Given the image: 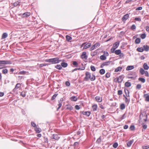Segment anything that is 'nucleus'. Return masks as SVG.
Returning a JSON list of instances; mask_svg holds the SVG:
<instances>
[{"instance_id":"nucleus-17","label":"nucleus","mask_w":149,"mask_h":149,"mask_svg":"<svg viewBox=\"0 0 149 149\" xmlns=\"http://www.w3.org/2000/svg\"><path fill=\"white\" fill-rule=\"evenodd\" d=\"M8 34L6 33H3L2 36V39H3L6 38L8 36Z\"/></svg>"},{"instance_id":"nucleus-63","label":"nucleus","mask_w":149,"mask_h":149,"mask_svg":"<svg viewBox=\"0 0 149 149\" xmlns=\"http://www.w3.org/2000/svg\"><path fill=\"white\" fill-rule=\"evenodd\" d=\"M142 9V7L141 6H140L139 7L137 8L136 9V10H141Z\"/></svg>"},{"instance_id":"nucleus-13","label":"nucleus","mask_w":149,"mask_h":149,"mask_svg":"<svg viewBox=\"0 0 149 149\" xmlns=\"http://www.w3.org/2000/svg\"><path fill=\"white\" fill-rule=\"evenodd\" d=\"M134 68V65H128V66L126 68L127 70H130L133 69Z\"/></svg>"},{"instance_id":"nucleus-38","label":"nucleus","mask_w":149,"mask_h":149,"mask_svg":"<svg viewBox=\"0 0 149 149\" xmlns=\"http://www.w3.org/2000/svg\"><path fill=\"white\" fill-rule=\"evenodd\" d=\"M144 96L146 98V100L147 101H149V95L148 94H145L144 95Z\"/></svg>"},{"instance_id":"nucleus-12","label":"nucleus","mask_w":149,"mask_h":149,"mask_svg":"<svg viewBox=\"0 0 149 149\" xmlns=\"http://www.w3.org/2000/svg\"><path fill=\"white\" fill-rule=\"evenodd\" d=\"M30 15V13L29 12H26L22 14V17H27Z\"/></svg>"},{"instance_id":"nucleus-54","label":"nucleus","mask_w":149,"mask_h":149,"mask_svg":"<svg viewBox=\"0 0 149 149\" xmlns=\"http://www.w3.org/2000/svg\"><path fill=\"white\" fill-rule=\"evenodd\" d=\"M143 128L145 130L146 129L147 127V125L146 124H145L144 123H143L142 124Z\"/></svg>"},{"instance_id":"nucleus-36","label":"nucleus","mask_w":149,"mask_h":149,"mask_svg":"<svg viewBox=\"0 0 149 149\" xmlns=\"http://www.w3.org/2000/svg\"><path fill=\"white\" fill-rule=\"evenodd\" d=\"M122 68L121 67H118L116 68L114 71L115 72H118L119 71H120L121 70Z\"/></svg>"},{"instance_id":"nucleus-39","label":"nucleus","mask_w":149,"mask_h":149,"mask_svg":"<svg viewBox=\"0 0 149 149\" xmlns=\"http://www.w3.org/2000/svg\"><path fill=\"white\" fill-rule=\"evenodd\" d=\"M58 95V94L57 93H55V94H54L52 97L51 99V100H54L56 98V96H57Z\"/></svg>"},{"instance_id":"nucleus-44","label":"nucleus","mask_w":149,"mask_h":149,"mask_svg":"<svg viewBox=\"0 0 149 149\" xmlns=\"http://www.w3.org/2000/svg\"><path fill=\"white\" fill-rule=\"evenodd\" d=\"M79 145V143L77 142H75L73 144V146L75 148L78 147Z\"/></svg>"},{"instance_id":"nucleus-35","label":"nucleus","mask_w":149,"mask_h":149,"mask_svg":"<svg viewBox=\"0 0 149 149\" xmlns=\"http://www.w3.org/2000/svg\"><path fill=\"white\" fill-rule=\"evenodd\" d=\"M125 108V105L124 104H121L120 106V108L121 110H123Z\"/></svg>"},{"instance_id":"nucleus-56","label":"nucleus","mask_w":149,"mask_h":149,"mask_svg":"<svg viewBox=\"0 0 149 149\" xmlns=\"http://www.w3.org/2000/svg\"><path fill=\"white\" fill-rule=\"evenodd\" d=\"M142 148L143 149H147L149 148V146H143Z\"/></svg>"},{"instance_id":"nucleus-30","label":"nucleus","mask_w":149,"mask_h":149,"mask_svg":"<svg viewBox=\"0 0 149 149\" xmlns=\"http://www.w3.org/2000/svg\"><path fill=\"white\" fill-rule=\"evenodd\" d=\"M72 64L75 67H77L78 65V63L76 61H74L72 62Z\"/></svg>"},{"instance_id":"nucleus-37","label":"nucleus","mask_w":149,"mask_h":149,"mask_svg":"<svg viewBox=\"0 0 149 149\" xmlns=\"http://www.w3.org/2000/svg\"><path fill=\"white\" fill-rule=\"evenodd\" d=\"M138 80L139 81H141L143 83H144L146 81L145 79L144 78L141 77H139V78Z\"/></svg>"},{"instance_id":"nucleus-49","label":"nucleus","mask_w":149,"mask_h":149,"mask_svg":"<svg viewBox=\"0 0 149 149\" xmlns=\"http://www.w3.org/2000/svg\"><path fill=\"white\" fill-rule=\"evenodd\" d=\"M26 95V93L25 92H21L20 93V95L23 97H24Z\"/></svg>"},{"instance_id":"nucleus-15","label":"nucleus","mask_w":149,"mask_h":149,"mask_svg":"<svg viewBox=\"0 0 149 149\" xmlns=\"http://www.w3.org/2000/svg\"><path fill=\"white\" fill-rule=\"evenodd\" d=\"M91 44L90 43H86L84 47V48L85 49H87L91 46Z\"/></svg>"},{"instance_id":"nucleus-19","label":"nucleus","mask_w":149,"mask_h":149,"mask_svg":"<svg viewBox=\"0 0 149 149\" xmlns=\"http://www.w3.org/2000/svg\"><path fill=\"white\" fill-rule=\"evenodd\" d=\"M61 65L62 67L65 68L67 67L68 64L66 63L63 62L61 63Z\"/></svg>"},{"instance_id":"nucleus-55","label":"nucleus","mask_w":149,"mask_h":149,"mask_svg":"<svg viewBox=\"0 0 149 149\" xmlns=\"http://www.w3.org/2000/svg\"><path fill=\"white\" fill-rule=\"evenodd\" d=\"M141 87V84H138L136 86V89H140Z\"/></svg>"},{"instance_id":"nucleus-16","label":"nucleus","mask_w":149,"mask_h":149,"mask_svg":"<svg viewBox=\"0 0 149 149\" xmlns=\"http://www.w3.org/2000/svg\"><path fill=\"white\" fill-rule=\"evenodd\" d=\"M100 58L102 60H105L106 59L107 57L106 56L104 55V54L100 56Z\"/></svg>"},{"instance_id":"nucleus-32","label":"nucleus","mask_w":149,"mask_h":149,"mask_svg":"<svg viewBox=\"0 0 149 149\" xmlns=\"http://www.w3.org/2000/svg\"><path fill=\"white\" fill-rule=\"evenodd\" d=\"M97 104H94L92 106V109L93 111H96L97 108Z\"/></svg>"},{"instance_id":"nucleus-23","label":"nucleus","mask_w":149,"mask_h":149,"mask_svg":"<svg viewBox=\"0 0 149 149\" xmlns=\"http://www.w3.org/2000/svg\"><path fill=\"white\" fill-rule=\"evenodd\" d=\"M66 40L68 42H70V40L72 39V38L68 35H66Z\"/></svg>"},{"instance_id":"nucleus-43","label":"nucleus","mask_w":149,"mask_h":149,"mask_svg":"<svg viewBox=\"0 0 149 149\" xmlns=\"http://www.w3.org/2000/svg\"><path fill=\"white\" fill-rule=\"evenodd\" d=\"M146 37V35L145 33H143L141 35V38L142 39H144Z\"/></svg>"},{"instance_id":"nucleus-11","label":"nucleus","mask_w":149,"mask_h":149,"mask_svg":"<svg viewBox=\"0 0 149 149\" xmlns=\"http://www.w3.org/2000/svg\"><path fill=\"white\" fill-rule=\"evenodd\" d=\"M21 86V84L19 83H17L15 85V87L13 89V90L14 91H16L18 88H20Z\"/></svg>"},{"instance_id":"nucleus-27","label":"nucleus","mask_w":149,"mask_h":149,"mask_svg":"<svg viewBox=\"0 0 149 149\" xmlns=\"http://www.w3.org/2000/svg\"><path fill=\"white\" fill-rule=\"evenodd\" d=\"M95 99L98 102H101L102 101V99H101L100 97L99 96H96L95 97Z\"/></svg>"},{"instance_id":"nucleus-57","label":"nucleus","mask_w":149,"mask_h":149,"mask_svg":"<svg viewBox=\"0 0 149 149\" xmlns=\"http://www.w3.org/2000/svg\"><path fill=\"white\" fill-rule=\"evenodd\" d=\"M110 74L109 72L107 73L105 75V77L107 78H108L110 77Z\"/></svg>"},{"instance_id":"nucleus-24","label":"nucleus","mask_w":149,"mask_h":149,"mask_svg":"<svg viewBox=\"0 0 149 149\" xmlns=\"http://www.w3.org/2000/svg\"><path fill=\"white\" fill-rule=\"evenodd\" d=\"M133 142V140H131L129 141L127 143V145L128 147H130Z\"/></svg>"},{"instance_id":"nucleus-33","label":"nucleus","mask_w":149,"mask_h":149,"mask_svg":"<svg viewBox=\"0 0 149 149\" xmlns=\"http://www.w3.org/2000/svg\"><path fill=\"white\" fill-rule=\"evenodd\" d=\"M141 42V39L139 38H137L135 40V42L136 44H138Z\"/></svg>"},{"instance_id":"nucleus-21","label":"nucleus","mask_w":149,"mask_h":149,"mask_svg":"<svg viewBox=\"0 0 149 149\" xmlns=\"http://www.w3.org/2000/svg\"><path fill=\"white\" fill-rule=\"evenodd\" d=\"M34 130L37 133H39L41 131V129L40 128H38L37 127L34 128Z\"/></svg>"},{"instance_id":"nucleus-29","label":"nucleus","mask_w":149,"mask_h":149,"mask_svg":"<svg viewBox=\"0 0 149 149\" xmlns=\"http://www.w3.org/2000/svg\"><path fill=\"white\" fill-rule=\"evenodd\" d=\"M115 53L116 55H119L121 53V50L120 49L116 50L115 52Z\"/></svg>"},{"instance_id":"nucleus-5","label":"nucleus","mask_w":149,"mask_h":149,"mask_svg":"<svg viewBox=\"0 0 149 149\" xmlns=\"http://www.w3.org/2000/svg\"><path fill=\"white\" fill-rule=\"evenodd\" d=\"M100 44L99 43L97 42L95 44L93 45L92 47L90 48V51H92L94 50L95 47H97L100 46Z\"/></svg>"},{"instance_id":"nucleus-2","label":"nucleus","mask_w":149,"mask_h":149,"mask_svg":"<svg viewBox=\"0 0 149 149\" xmlns=\"http://www.w3.org/2000/svg\"><path fill=\"white\" fill-rule=\"evenodd\" d=\"M58 58H55L45 60L47 62L50 63L51 64L58 63Z\"/></svg>"},{"instance_id":"nucleus-14","label":"nucleus","mask_w":149,"mask_h":149,"mask_svg":"<svg viewBox=\"0 0 149 149\" xmlns=\"http://www.w3.org/2000/svg\"><path fill=\"white\" fill-rule=\"evenodd\" d=\"M52 137V138L56 140H58L60 138V137L58 136V135L56 134H53Z\"/></svg>"},{"instance_id":"nucleus-3","label":"nucleus","mask_w":149,"mask_h":149,"mask_svg":"<svg viewBox=\"0 0 149 149\" xmlns=\"http://www.w3.org/2000/svg\"><path fill=\"white\" fill-rule=\"evenodd\" d=\"M127 77L129 79H134L137 77V75H136L135 72L129 73L127 74Z\"/></svg>"},{"instance_id":"nucleus-41","label":"nucleus","mask_w":149,"mask_h":149,"mask_svg":"<svg viewBox=\"0 0 149 149\" xmlns=\"http://www.w3.org/2000/svg\"><path fill=\"white\" fill-rule=\"evenodd\" d=\"M140 72L142 75L144 74L145 71L143 68H141L140 69Z\"/></svg>"},{"instance_id":"nucleus-34","label":"nucleus","mask_w":149,"mask_h":149,"mask_svg":"<svg viewBox=\"0 0 149 149\" xmlns=\"http://www.w3.org/2000/svg\"><path fill=\"white\" fill-rule=\"evenodd\" d=\"M125 85L126 87H130L131 86V84L130 82H129L128 81L125 83Z\"/></svg>"},{"instance_id":"nucleus-22","label":"nucleus","mask_w":149,"mask_h":149,"mask_svg":"<svg viewBox=\"0 0 149 149\" xmlns=\"http://www.w3.org/2000/svg\"><path fill=\"white\" fill-rule=\"evenodd\" d=\"M136 50L137 51L139 52H143L144 51V49L143 47H138L137 49Z\"/></svg>"},{"instance_id":"nucleus-53","label":"nucleus","mask_w":149,"mask_h":149,"mask_svg":"<svg viewBox=\"0 0 149 149\" xmlns=\"http://www.w3.org/2000/svg\"><path fill=\"white\" fill-rule=\"evenodd\" d=\"M125 102L126 103H129L130 102V99H128L127 97H125Z\"/></svg>"},{"instance_id":"nucleus-61","label":"nucleus","mask_w":149,"mask_h":149,"mask_svg":"<svg viewBox=\"0 0 149 149\" xmlns=\"http://www.w3.org/2000/svg\"><path fill=\"white\" fill-rule=\"evenodd\" d=\"M135 20L138 21H141V19L139 17H136L134 19Z\"/></svg>"},{"instance_id":"nucleus-46","label":"nucleus","mask_w":149,"mask_h":149,"mask_svg":"<svg viewBox=\"0 0 149 149\" xmlns=\"http://www.w3.org/2000/svg\"><path fill=\"white\" fill-rule=\"evenodd\" d=\"M26 71H21L18 74H26Z\"/></svg>"},{"instance_id":"nucleus-10","label":"nucleus","mask_w":149,"mask_h":149,"mask_svg":"<svg viewBox=\"0 0 149 149\" xmlns=\"http://www.w3.org/2000/svg\"><path fill=\"white\" fill-rule=\"evenodd\" d=\"M124 77L122 75L120 76L118 78L117 81L119 83H121L122 82Z\"/></svg>"},{"instance_id":"nucleus-7","label":"nucleus","mask_w":149,"mask_h":149,"mask_svg":"<svg viewBox=\"0 0 149 149\" xmlns=\"http://www.w3.org/2000/svg\"><path fill=\"white\" fill-rule=\"evenodd\" d=\"M63 101V98H61L60 99V100L58 101V107L57 109V110H58V109H59L62 106V103Z\"/></svg>"},{"instance_id":"nucleus-47","label":"nucleus","mask_w":149,"mask_h":149,"mask_svg":"<svg viewBox=\"0 0 149 149\" xmlns=\"http://www.w3.org/2000/svg\"><path fill=\"white\" fill-rule=\"evenodd\" d=\"M31 125L33 127H34L35 128L37 127L36 125V123L33 122L32 121L31 122Z\"/></svg>"},{"instance_id":"nucleus-1","label":"nucleus","mask_w":149,"mask_h":149,"mask_svg":"<svg viewBox=\"0 0 149 149\" xmlns=\"http://www.w3.org/2000/svg\"><path fill=\"white\" fill-rule=\"evenodd\" d=\"M91 74L89 72H86L85 73V77L84 78V80L86 81H88V79H90L91 81H94L95 80L96 77L95 75L92 74V77H91Z\"/></svg>"},{"instance_id":"nucleus-40","label":"nucleus","mask_w":149,"mask_h":149,"mask_svg":"<svg viewBox=\"0 0 149 149\" xmlns=\"http://www.w3.org/2000/svg\"><path fill=\"white\" fill-rule=\"evenodd\" d=\"M111 62V61H107L104 62L103 63L104 66H107L109 65Z\"/></svg>"},{"instance_id":"nucleus-9","label":"nucleus","mask_w":149,"mask_h":149,"mask_svg":"<svg viewBox=\"0 0 149 149\" xmlns=\"http://www.w3.org/2000/svg\"><path fill=\"white\" fill-rule=\"evenodd\" d=\"M81 58L82 59H86L88 58L87 56L86 55V52H82L81 55Z\"/></svg>"},{"instance_id":"nucleus-62","label":"nucleus","mask_w":149,"mask_h":149,"mask_svg":"<svg viewBox=\"0 0 149 149\" xmlns=\"http://www.w3.org/2000/svg\"><path fill=\"white\" fill-rule=\"evenodd\" d=\"M65 85L67 86H70V83L68 81H67L65 82Z\"/></svg>"},{"instance_id":"nucleus-48","label":"nucleus","mask_w":149,"mask_h":149,"mask_svg":"<svg viewBox=\"0 0 149 149\" xmlns=\"http://www.w3.org/2000/svg\"><path fill=\"white\" fill-rule=\"evenodd\" d=\"M91 70L93 71H95L96 70V69L95 67L93 65H91Z\"/></svg>"},{"instance_id":"nucleus-64","label":"nucleus","mask_w":149,"mask_h":149,"mask_svg":"<svg viewBox=\"0 0 149 149\" xmlns=\"http://www.w3.org/2000/svg\"><path fill=\"white\" fill-rule=\"evenodd\" d=\"M97 53V52L95 51H94L93 52V53L91 54V56H94Z\"/></svg>"},{"instance_id":"nucleus-25","label":"nucleus","mask_w":149,"mask_h":149,"mask_svg":"<svg viewBox=\"0 0 149 149\" xmlns=\"http://www.w3.org/2000/svg\"><path fill=\"white\" fill-rule=\"evenodd\" d=\"M143 67L144 68V69L145 70H148L149 68V66L146 63H145L143 65Z\"/></svg>"},{"instance_id":"nucleus-58","label":"nucleus","mask_w":149,"mask_h":149,"mask_svg":"<svg viewBox=\"0 0 149 149\" xmlns=\"http://www.w3.org/2000/svg\"><path fill=\"white\" fill-rule=\"evenodd\" d=\"M123 93L122 91L121 90H119L118 91V95H120L122 94Z\"/></svg>"},{"instance_id":"nucleus-52","label":"nucleus","mask_w":149,"mask_h":149,"mask_svg":"<svg viewBox=\"0 0 149 149\" xmlns=\"http://www.w3.org/2000/svg\"><path fill=\"white\" fill-rule=\"evenodd\" d=\"M131 29L132 30H134L136 29V26L135 24H133L132 25L131 27Z\"/></svg>"},{"instance_id":"nucleus-20","label":"nucleus","mask_w":149,"mask_h":149,"mask_svg":"<svg viewBox=\"0 0 149 149\" xmlns=\"http://www.w3.org/2000/svg\"><path fill=\"white\" fill-rule=\"evenodd\" d=\"M143 48L144 51L145 50L146 52L148 51L149 49V47L147 45H144Z\"/></svg>"},{"instance_id":"nucleus-6","label":"nucleus","mask_w":149,"mask_h":149,"mask_svg":"<svg viewBox=\"0 0 149 149\" xmlns=\"http://www.w3.org/2000/svg\"><path fill=\"white\" fill-rule=\"evenodd\" d=\"M129 14H127L124 15L123 17L122 18V21L124 22H125L129 18Z\"/></svg>"},{"instance_id":"nucleus-50","label":"nucleus","mask_w":149,"mask_h":149,"mask_svg":"<svg viewBox=\"0 0 149 149\" xmlns=\"http://www.w3.org/2000/svg\"><path fill=\"white\" fill-rule=\"evenodd\" d=\"M130 130L132 131H133L135 130V126L134 125H131L130 128Z\"/></svg>"},{"instance_id":"nucleus-31","label":"nucleus","mask_w":149,"mask_h":149,"mask_svg":"<svg viewBox=\"0 0 149 149\" xmlns=\"http://www.w3.org/2000/svg\"><path fill=\"white\" fill-rule=\"evenodd\" d=\"M55 68H56L57 69L59 70H61L62 68V67L61 66V65H56L55 66Z\"/></svg>"},{"instance_id":"nucleus-59","label":"nucleus","mask_w":149,"mask_h":149,"mask_svg":"<svg viewBox=\"0 0 149 149\" xmlns=\"http://www.w3.org/2000/svg\"><path fill=\"white\" fill-rule=\"evenodd\" d=\"M48 64L47 63H44V64H40L39 66L40 67H42L43 66H46Z\"/></svg>"},{"instance_id":"nucleus-42","label":"nucleus","mask_w":149,"mask_h":149,"mask_svg":"<svg viewBox=\"0 0 149 149\" xmlns=\"http://www.w3.org/2000/svg\"><path fill=\"white\" fill-rule=\"evenodd\" d=\"M2 73L4 74H6L8 72V70L7 69H3L2 70Z\"/></svg>"},{"instance_id":"nucleus-18","label":"nucleus","mask_w":149,"mask_h":149,"mask_svg":"<svg viewBox=\"0 0 149 149\" xmlns=\"http://www.w3.org/2000/svg\"><path fill=\"white\" fill-rule=\"evenodd\" d=\"M70 100L72 101H76L77 100V98L75 96H72L70 98Z\"/></svg>"},{"instance_id":"nucleus-26","label":"nucleus","mask_w":149,"mask_h":149,"mask_svg":"<svg viewBox=\"0 0 149 149\" xmlns=\"http://www.w3.org/2000/svg\"><path fill=\"white\" fill-rule=\"evenodd\" d=\"M119 45V42H116L113 44V47L116 49L118 47Z\"/></svg>"},{"instance_id":"nucleus-28","label":"nucleus","mask_w":149,"mask_h":149,"mask_svg":"<svg viewBox=\"0 0 149 149\" xmlns=\"http://www.w3.org/2000/svg\"><path fill=\"white\" fill-rule=\"evenodd\" d=\"M105 70L103 69H102L99 71V73L101 75L104 74L105 73Z\"/></svg>"},{"instance_id":"nucleus-4","label":"nucleus","mask_w":149,"mask_h":149,"mask_svg":"<svg viewBox=\"0 0 149 149\" xmlns=\"http://www.w3.org/2000/svg\"><path fill=\"white\" fill-rule=\"evenodd\" d=\"M12 62L11 61L8 60H0V64H11Z\"/></svg>"},{"instance_id":"nucleus-51","label":"nucleus","mask_w":149,"mask_h":149,"mask_svg":"<svg viewBox=\"0 0 149 149\" xmlns=\"http://www.w3.org/2000/svg\"><path fill=\"white\" fill-rule=\"evenodd\" d=\"M116 48L115 47H113V46L112 48L111 49V52L112 53H114L115 52V49Z\"/></svg>"},{"instance_id":"nucleus-8","label":"nucleus","mask_w":149,"mask_h":149,"mask_svg":"<svg viewBox=\"0 0 149 149\" xmlns=\"http://www.w3.org/2000/svg\"><path fill=\"white\" fill-rule=\"evenodd\" d=\"M80 113H82L84 115H86L87 117L89 116L91 113L90 111H81Z\"/></svg>"},{"instance_id":"nucleus-45","label":"nucleus","mask_w":149,"mask_h":149,"mask_svg":"<svg viewBox=\"0 0 149 149\" xmlns=\"http://www.w3.org/2000/svg\"><path fill=\"white\" fill-rule=\"evenodd\" d=\"M118 146V144L117 142H115L113 143V147L114 148H117Z\"/></svg>"},{"instance_id":"nucleus-60","label":"nucleus","mask_w":149,"mask_h":149,"mask_svg":"<svg viewBox=\"0 0 149 149\" xmlns=\"http://www.w3.org/2000/svg\"><path fill=\"white\" fill-rule=\"evenodd\" d=\"M124 91L126 95H127L128 93H129V92L128 89L126 88H125Z\"/></svg>"}]
</instances>
